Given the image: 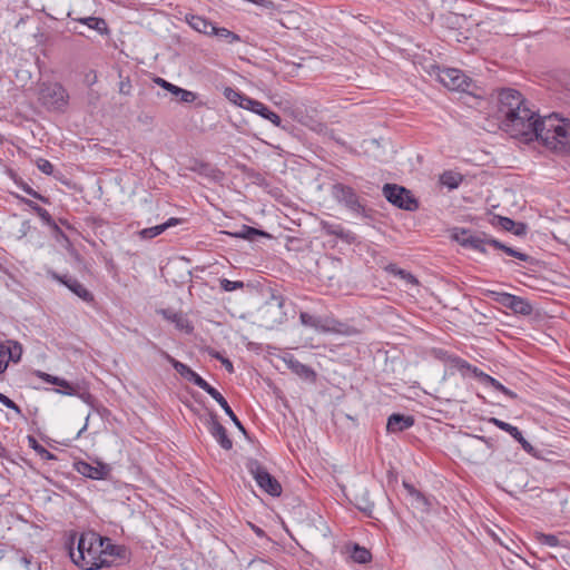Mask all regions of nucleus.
<instances>
[{
  "instance_id": "nucleus-1",
  "label": "nucleus",
  "mask_w": 570,
  "mask_h": 570,
  "mask_svg": "<svg viewBox=\"0 0 570 570\" xmlns=\"http://www.w3.org/2000/svg\"><path fill=\"white\" fill-rule=\"evenodd\" d=\"M499 114L507 132L525 140L540 139L547 147L570 154V120L550 115L535 119L522 95L514 89L499 94Z\"/></svg>"
},
{
  "instance_id": "nucleus-2",
  "label": "nucleus",
  "mask_w": 570,
  "mask_h": 570,
  "mask_svg": "<svg viewBox=\"0 0 570 570\" xmlns=\"http://www.w3.org/2000/svg\"><path fill=\"white\" fill-rule=\"evenodd\" d=\"M120 547L115 546L109 538L95 532L82 533L76 549H70L72 562L85 570H96L109 567L116 557L120 556Z\"/></svg>"
},
{
  "instance_id": "nucleus-3",
  "label": "nucleus",
  "mask_w": 570,
  "mask_h": 570,
  "mask_svg": "<svg viewBox=\"0 0 570 570\" xmlns=\"http://www.w3.org/2000/svg\"><path fill=\"white\" fill-rule=\"evenodd\" d=\"M452 366L458 372H460L461 375L464 376V377L473 376L480 383H482L483 385L491 386L495 391H499V392L503 393L504 395H507V396H509L511 399H514L517 396L515 393H513L511 390H509L505 386H503L498 380H495L494 377L485 374L484 372H482L478 367L471 365L470 363H468L466 361H464V360H462L460 357H455V358L452 360Z\"/></svg>"
},
{
  "instance_id": "nucleus-4",
  "label": "nucleus",
  "mask_w": 570,
  "mask_h": 570,
  "mask_svg": "<svg viewBox=\"0 0 570 570\" xmlns=\"http://www.w3.org/2000/svg\"><path fill=\"white\" fill-rule=\"evenodd\" d=\"M39 99L48 109L62 111L68 106L69 95L62 85L48 82L41 85Z\"/></svg>"
},
{
  "instance_id": "nucleus-5",
  "label": "nucleus",
  "mask_w": 570,
  "mask_h": 570,
  "mask_svg": "<svg viewBox=\"0 0 570 570\" xmlns=\"http://www.w3.org/2000/svg\"><path fill=\"white\" fill-rule=\"evenodd\" d=\"M246 469L256 481L257 485L266 493L273 497H279L282 493L281 483L272 476L267 470L255 459H248Z\"/></svg>"
},
{
  "instance_id": "nucleus-6",
  "label": "nucleus",
  "mask_w": 570,
  "mask_h": 570,
  "mask_svg": "<svg viewBox=\"0 0 570 570\" xmlns=\"http://www.w3.org/2000/svg\"><path fill=\"white\" fill-rule=\"evenodd\" d=\"M489 296L502 306L510 308L517 314L530 315L532 313L531 304L517 295L504 293V292H489Z\"/></svg>"
},
{
  "instance_id": "nucleus-7",
  "label": "nucleus",
  "mask_w": 570,
  "mask_h": 570,
  "mask_svg": "<svg viewBox=\"0 0 570 570\" xmlns=\"http://www.w3.org/2000/svg\"><path fill=\"white\" fill-rule=\"evenodd\" d=\"M383 195L390 203L400 208L413 210L417 207L415 199L404 187L385 184L383 187Z\"/></svg>"
},
{
  "instance_id": "nucleus-8",
  "label": "nucleus",
  "mask_w": 570,
  "mask_h": 570,
  "mask_svg": "<svg viewBox=\"0 0 570 570\" xmlns=\"http://www.w3.org/2000/svg\"><path fill=\"white\" fill-rule=\"evenodd\" d=\"M439 81L451 90L465 91L470 87V78L456 68H443L438 71Z\"/></svg>"
},
{
  "instance_id": "nucleus-9",
  "label": "nucleus",
  "mask_w": 570,
  "mask_h": 570,
  "mask_svg": "<svg viewBox=\"0 0 570 570\" xmlns=\"http://www.w3.org/2000/svg\"><path fill=\"white\" fill-rule=\"evenodd\" d=\"M320 333H333L343 336H355L358 330L330 316H317L316 330Z\"/></svg>"
},
{
  "instance_id": "nucleus-10",
  "label": "nucleus",
  "mask_w": 570,
  "mask_h": 570,
  "mask_svg": "<svg viewBox=\"0 0 570 570\" xmlns=\"http://www.w3.org/2000/svg\"><path fill=\"white\" fill-rule=\"evenodd\" d=\"M22 355L23 346L20 342L16 340L2 342V346L0 347V375L7 371L10 362L18 364Z\"/></svg>"
},
{
  "instance_id": "nucleus-11",
  "label": "nucleus",
  "mask_w": 570,
  "mask_h": 570,
  "mask_svg": "<svg viewBox=\"0 0 570 570\" xmlns=\"http://www.w3.org/2000/svg\"><path fill=\"white\" fill-rule=\"evenodd\" d=\"M452 238L463 247H469L481 253H485V246L490 238L481 237L464 228H455L452 232Z\"/></svg>"
},
{
  "instance_id": "nucleus-12",
  "label": "nucleus",
  "mask_w": 570,
  "mask_h": 570,
  "mask_svg": "<svg viewBox=\"0 0 570 570\" xmlns=\"http://www.w3.org/2000/svg\"><path fill=\"white\" fill-rule=\"evenodd\" d=\"M461 451L470 459H476L478 453L484 452L489 448V442L481 436L462 434L459 440Z\"/></svg>"
},
{
  "instance_id": "nucleus-13",
  "label": "nucleus",
  "mask_w": 570,
  "mask_h": 570,
  "mask_svg": "<svg viewBox=\"0 0 570 570\" xmlns=\"http://www.w3.org/2000/svg\"><path fill=\"white\" fill-rule=\"evenodd\" d=\"M36 375L46 383L57 385L59 387L56 390L57 393L69 396L78 394V385H73L65 379L48 374L42 371H36Z\"/></svg>"
},
{
  "instance_id": "nucleus-14",
  "label": "nucleus",
  "mask_w": 570,
  "mask_h": 570,
  "mask_svg": "<svg viewBox=\"0 0 570 570\" xmlns=\"http://www.w3.org/2000/svg\"><path fill=\"white\" fill-rule=\"evenodd\" d=\"M332 194L338 203L344 204L350 209L357 210L360 208L357 195L351 187L336 184L333 186Z\"/></svg>"
},
{
  "instance_id": "nucleus-15",
  "label": "nucleus",
  "mask_w": 570,
  "mask_h": 570,
  "mask_svg": "<svg viewBox=\"0 0 570 570\" xmlns=\"http://www.w3.org/2000/svg\"><path fill=\"white\" fill-rule=\"evenodd\" d=\"M164 357L173 365V367L179 373L185 380L194 383L199 389L203 385H206V381L198 375L195 371H193L189 366L186 364L175 360L171 357L168 353L164 352Z\"/></svg>"
},
{
  "instance_id": "nucleus-16",
  "label": "nucleus",
  "mask_w": 570,
  "mask_h": 570,
  "mask_svg": "<svg viewBox=\"0 0 570 570\" xmlns=\"http://www.w3.org/2000/svg\"><path fill=\"white\" fill-rule=\"evenodd\" d=\"M246 110H249V111L261 116L262 118L271 121L276 127L282 126L281 117L276 112L272 111L266 105H264L263 102H261L258 100L250 98Z\"/></svg>"
},
{
  "instance_id": "nucleus-17",
  "label": "nucleus",
  "mask_w": 570,
  "mask_h": 570,
  "mask_svg": "<svg viewBox=\"0 0 570 570\" xmlns=\"http://www.w3.org/2000/svg\"><path fill=\"white\" fill-rule=\"evenodd\" d=\"M76 470L83 476L95 479V480L104 479L109 472V469L107 465H104V464L91 465L90 463H87L83 461L76 463Z\"/></svg>"
},
{
  "instance_id": "nucleus-18",
  "label": "nucleus",
  "mask_w": 570,
  "mask_h": 570,
  "mask_svg": "<svg viewBox=\"0 0 570 570\" xmlns=\"http://www.w3.org/2000/svg\"><path fill=\"white\" fill-rule=\"evenodd\" d=\"M179 224V219L178 218H169L166 223L164 224H160V225H157V226H153V227H148V228H144L139 232V236L140 238L142 239H151L154 237H157L158 235H160L161 233H164L166 229H168L169 227H173V226H176Z\"/></svg>"
},
{
  "instance_id": "nucleus-19",
  "label": "nucleus",
  "mask_w": 570,
  "mask_h": 570,
  "mask_svg": "<svg viewBox=\"0 0 570 570\" xmlns=\"http://www.w3.org/2000/svg\"><path fill=\"white\" fill-rule=\"evenodd\" d=\"M224 97L232 102L233 105L246 109L248 107V102L250 100V97L244 95L237 89H234L232 87L224 88Z\"/></svg>"
},
{
  "instance_id": "nucleus-20",
  "label": "nucleus",
  "mask_w": 570,
  "mask_h": 570,
  "mask_svg": "<svg viewBox=\"0 0 570 570\" xmlns=\"http://www.w3.org/2000/svg\"><path fill=\"white\" fill-rule=\"evenodd\" d=\"M186 21L188 24L196 30L197 32L204 33V35H212V28H214V24L206 20L203 17L199 16H187Z\"/></svg>"
},
{
  "instance_id": "nucleus-21",
  "label": "nucleus",
  "mask_w": 570,
  "mask_h": 570,
  "mask_svg": "<svg viewBox=\"0 0 570 570\" xmlns=\"http://www.w3.org/2000/svg\"><path fill=\"white\" fill-rule=\"evenodd\" d=\"M66 286L75 293L78 297H80L85 302H91L94 299L92 294L78 281L76 279H68L63 282Z\"/></svg>"
},
{
  "instance_id": "nucleus-22",
  "label": "nucleus",
  "mask_w": 570,
  "mask_h": 570,
  "mask_svg": "<svg viewBox=\"0 0 570 570\" xmlns=\"http://www.w3.org/2000/svg\"><path fill=\"white\" fill-rule=\"evenodd\" d=\"M285 362L287 363V366L297 375L309 379L313 377L315 374L314 372L306 365L302 364L299 361L294 358L293 356L285 358Z\"/></svg>"
},
{
  "instance_id": "nucleus-23",
  "label": "nucleus",
  "mask_w": 570,
  "mask_h": 570,
  "mask_svg": "<svg viewBox=\"0 0 570 570\" xmlns=\"http://www.w3.org/2000/svg\"><path fill=\"white\" fill-rule=\"evenodd\" d=\"M78 21L82 24H86L88 28L98 31L101 35L108 31L107 23L102 18L86 17L78 19Z\"/></svg>"
},
{
  "instance_id": "nucleus-24",
  "label": "nucleus",
  "mask_w": 570,
  "mask_h": 570,
  "mask_svg": "<svg viewBox=\"0 0 570 570\" xmlns=\"http://www.w3.org/2000/svg\"><path fill=\"white\" fill-rule=\"evenodd\" d=\"M233 235L235 237L247 240H254L256 236L269 237L267 233L246 225H244L238 232L234 233Z\"/></svg>"
},
{
  "instance_id": "nucleus-25",
  "label": "nucleus",
  "mask_w": 570,
  "mask_h": 570,
  "mask_svg": "<svg viewBox=\"0 0 570 570\" xmlns=\"http://www.w3.org/2000/svg\"><path fill=\"white\" fill-rule=\"evenodd\" d=\"M489 243V246H492L497 249H501L503 250L504 253H507L508 255L512 256V257H515L520 261H523V262H527L529 259V256L524 253H521V252H518L515 249H513L512 247H508L505 246L504 244L500 243L499 240L497 239H489L488 240Z\"/></svg>"
},
{
  "instance_id": "nucleus-26",
  "label": "nucleus",
  "mask_w": 570,
  "mask_h": 570,
  "mask_svg": "<svg viewBox=\"0 0 570 570\" xmlns=\"http://www.w3.org/2000/svg\"><path fill=\"white\" fill-rule=\"evenodd\" d=\"M403 487L406 489L407 493L414 499V501L417 503L419 508H421L423 511L428 509V500L426 498L420 493L412 484L407 482H403Z\"/></svg>"
},
{
  "instance_id": "nucleus-27",
  "label": "nucleus",
  "mask_w": 570,
  "mask_h": 570,
  "mask_svg": "<svg viewBox=\"0 0 570 570\" xmlns=\"http://www.w3.org/2000/svg\"><path fill=\"white\" fill-rule=\"evenodd\" d=\"M396 424H403V428H410L414 424V419L412 416L394 413L387 419L386 428H392Z\"/></svg>"
},
{
  "instance_id": "nucleus-28",
  "label": "nucleus",
  "mask_w": 570,
  "mask_h": 570,
  "mask_svg": "<svg viewBox=\"0 0 570 570\" xmlns=\"http://www.w3.org/2000/svg\"><path fill=\"white\" fill-rule=\"evenodd\" d=\"M28 444L42 460L55 459V455L41 445L33 436H28Z\"/></svg>"
},
{
  "instance_id": "nucleus-29",
  "label": "nucleus",
  "mask_w": 570,
  "mask_h": 570,
  "mask_svg": "<svg viewBox=\"0 0 570 570\" xmlns=\"http://www.w3.org/2000/svg\"><path fill=\"white\" fill-rule=\"evenodd\" d=\"M321 229L327 235H334L337 237H345V229L340 224L322 220Z\"/></svg>"
},
{
  "instance_id": "nucleus-30",
  "label": "nucleus",
  "mask_w": 570,
  "mask_h": 570,
  "mask_svg": "<svg viewBox=\"0 0 570 570\" xmlns=\"http://www.w3.org/2000/svg\"><path fill=\"white\" fill-rule=\"evenodd\" d=\"M212 35L217 36L218 38L225 39L228 43H234L240 41V37L226 28L215 27L210 29Z\"/></svg>"
},
{
  "instance_id": "nucleus-31",
  "label": "nucleus",
  "mask_w": 570,
  "mask_h": 570,
  "mask_svg": "<svg viewBox=\"0 0 570 570\" xmlns=\"http://www.w3.org/2000/svg\"><path fill=\"white\" fill-rule=\"evenodd\" d=\"M213 438L219 443V445L225 450H230L233 446V442L229 436L226 434V430H210Z\"/></svg>"
},
{
  "instance_id": "nucleus-32",
  "label": "nucleus",
  "mask_w": 570,
  "mask_h": 570,
  "mask_svg": "<svg viewBox=\"0 0 570 570\" xmlns=\"http://www.w3.org/2000/svg\"><path fill=\"white\" fill-rule=\"evenodd\" d=\"M173 95L178 97L179 101L186 104H191L197 99V95L195 92L187 89H183L178 86H176Z\"/></svg>"
},
{
  "instance_id": "nucleus-33",
  "label": "nucleus",
  "mask_w": 570,
  "mask_h": 570,
  "mask_svg": "<svg viewBox=\"0 0 570 570\" xmlns=\"http://www.w3.org/2000/svg\"><path fill=\"white\" fill-rule=\"evenodd\" d=\"M352 559L358 563H366L371 560V553L367 549L355 546L352 552Z\"/></svg>"
},
{
  "instance_id": "nucleus-34",
  "label": "nucleus",
  "mask_w": 570,
  "mask_h": 570,
  "mask_svg": "<svg viewBox=\"0 0 570 570\" xmlns=\"http://www.w3.org/2000/svg\"><path fill=\"white\" fill-rule=\"evenodd\" d=\"M462 180L460 175L453 173H444L441 176V183L450 188H456Z\"/></svg>"
},
{
  "instance_id": "nucleus-35",
  "label": "nucleus",
  "mask_w": 570,
  "mask_h": 570,
  "mask_svg": "<svg viewBox=\"0 0 570 570\" xmlns=\"http://www.w3.org/2000/svg\"><path fill=\"white\" fill-rule=\"evenodd\" d=\"M511 432V434L513 435V438L515 440H518L522 448L530 454L537 456V452L534 450V448L522 436V433L520 430H509Z\"/></svg>"
},
{
  "instance_id": "nucleus-36",
  "label": "nucleus",
  "mask_w": 570,
  "mask_h": 570,
  "mask_svg": "<svg viewBox=\"0 0 570 570\" xmlns=\"http://www.w3.org/2000/svg\"><path fill=\"white\" fill-rule=\"evenodd\" d=\"M200 389L204 390L207 394H209L220 406L226 405L225 397L215 387L209 385L207 382H206V385H203Z\"/></svg>"
},
{
  "instance_id": "nucleus-37",
  "label": "nucleus",
  "mask_w": 570,
  "mask_h": 570,
  "mask_svg": "<svg viewBox=\"0 0 570 570\" xmlns=\"http://www.w3.org/2000/svg\"><path fill=\"white\" fill-rule=\"evenodd\" d=\"M535 537L539 542H541L542 544L549 546V547H557L560 544L559 539L553 534H546V533L538 532V533H535Z\"/></svg>"
},
{
  "instance_id": "nucleus-38",
  "label": "nucleus",
  "mask_w": 570,
  "mask_h": 570,
  "mask_svg": "<svg viewBox=\"0 0 570 570\" xmlns=\"http://www.w3.org/2000/svg\"><path fill=\"white\" fill-rule=\"evenodd\" d=\"M219 283H220V287L225 292H233V291L240 289V288L244 287V283L243 282L229 281L227 278H222Z\"/></svg>"
},
{
  "instance_id": "nucleus-39",
  "label": "nucleus",
  "mask_w": 570,
  "mask_h": 570,
  "mask_svg": "<svg viewBox=\"0 0 570 570\" xmlns=\"http://www.w3.org/2000/svg\"><path fill=\"white\" fill-rule=\"evenodd\" d=\"M299 320L303 325L316 330L317 316L303 312L299 314Z\"/></svg>"
},
{
  "instance_id": "nucleus-40",
  "label": "nucleus",
  "mask_w": 570,
  "mask_h": 570,
  "mask_svg": "<svg viewBox=\"0 0 570 570\" xmlns=\"http://www.w3.org/2000/svg\"><path fill=\"white\" fill-rule=\"evenodd\" d=\"M37 167L41 173H43L46 175H51L53 173V165L47 159H43V158L38 159Z\"/></svg>"
},
{
  "instance_id": "nucleus-41",
  "label": "nucleus",
  "mask_w": 570,
  "mask_h": 570,
  "mask_svg": "<svg viewBox=\"0 0 570 570\" xmlns=\"http://www.w3.org/2000/svg\"><path fill=\"white\" fill-rule=\"evenodd\" d=\"M32 208L36 210L38 216L48 225L52 224V218L49 214V212L38 205L32 206Z\"/></svg>"
},
{
  "instance_id": "nucleus-42",
  "label": "nucleus",
  "mask_w": 570,
  "mask_h": 570,
  "mask_svg": "<svg viewBox=\"0 0 570 570\" xmlns=\"http://www.w3.org/2000/svg\"><path fill=\"white\" fill-rule=\"evenodd\" d=\"M154 82L156 85H158L159 87L164 88L165 90L169 91L171 95L174 94V90L176 88V85H174L160 77L155 78Z\"/></svg>"
},
{
  "instance_id": "nucleus-43",
  "label": "nucleus",
  "mask_w": 570,
  "mask_h": 570,
  "mask_svg": "<svg viewBox=\"0 0 570 570\" xmlns=\"http://www.w3.org/2000/svg\"><path fill=\"white\" fill-rule=\"evenodd\" d=\"M500 226L505 230H512L515 227V223L508 217L499 218Z\"/></svg>"
},
{
  "instance_id": "nucleus-44",
  "label": "nucleus",
  "mask_w": 570,
  "mask_h": 570,
  "mask_svg": "<svg viewBox=\"0 0 570 570\" xmlns=\"http://www.w3.org/2000/svg\"><path fill=\"white\" fill-rule=\"evenodd\" d=\"M397 275L410 284H416V278L404 269H397Z\"/></svg>"
},
{
  "instance_id": "nucleus-45",
  "label": "nucleus",
  "mask_w": 570,
  "mask_h": 570,
  "mask_svg": "<svg viewBox=\"0 0 570 570\" xmlns=\"http://www.w3.org/2000/svg\"><path fill=\"white\" fill-rule=\"evenodd\" d=\"M224 409V411L226 412V414H228L230 416V419L233 420L234 424L236 425V428H244L242 425V423L239 422V420L237 419V416L234 414V412L232 411L230 406L228 405V403L226 402V405L225 406H222Z\"/></svg>"
},
{
  "instance_id": "nucleus-46",
  "label": "nucleus",
  "mask_w": 570,
  "mask_h": 570,
  "mask_svg": "<svg viewBox=\"0 0 570 570\" xmlns=\"http://www.w3.org/2000/svg\"><path fill=\"white\" fill-rule=\"evenodd\" d=\"M0 403H2L8 409H12V410L19 411L17 404L12 400H10L8 396H6V395H3L1 393H0Z\"/></svg>"
},
{
  "instance_id": "nucleus-47",
  "label": "nucleus",
  "mask_w": 570,
  "mask_h": 570,
  "mask_svg": "<svg viewBox=\"0 0 570 570\" xmlns=\"http://www.w3.org/2000/svg\"><path fill=\"white\" fill-rule=\"evenodd\" d=\"M214 356H215L216 358L220 360L222 364L225 366V368H226L229 373H233V372H234L233 363H232L228 358H225V357L220 356L218 353H216Z\"/></svg>"
},
{
  "instance_id": "nucleus-48",
  "label": "nucleus",
  "mask_w": 570,
  "mask_h": 570,
  "mask_svg": "<svg viewBox=\"0 0 570 570\" xmlns=\"http://www.w3.org/2000/svg\"><path fill=\"white\" fill-rule=\"evenodd\" d=\"M257 6H261V7H264V8H267V9H274L275 8V3L271 0H261L259 3H256Z\"/></svg>"
},
{
  "instance_id": "nucleus-49",
  "label": "nucleus",
  "mask_w": 570,
  "mask_h": 570,
  "mask_svg": "<svg viewBox=\"0 0 570 570\" xmlns=\"http://www.w3.org/2000/svg\"><path fill=\"white\" fill-rule=\"evenodd\" d=\"M490 422L494 423L498 428H504V429L513 428L511 424L504 423V422L499 421L497 419H491Z\"/></svg>"
},
{
  "instance_id": "nucleus-50",
  "label": "nucleus",
  "mask_w": 570,
  "mask_h": 570,
  "mask_svg": "<svg viewBox=\"0 0 570 570\" xmlns=\"http://www.w3.org/2000/svg\"><path fill=\"white\" fill-rule=\"evenodd\" d=\"M515 235H522L524 234L525 227L524 225L520 224L518 227L512 229Z\"/></svg>"
},
{
  "instance_id": "nucleus-51",
  "label": "nucleus",
  "mask_w": 570,
  "mask_h": 570,
  "mask_svg": "<svg viewBox=\"0 0 570 570\" xmlns=\"http://www.w3.org/2000/svg\"><path fill=\"white\" fill-rule=\"evenodd\" d=\"M29 195L36 197V198H40L39 194L37 191H35L32 188H30L29 186H26L23 188Z\"/></svg>"
},
{
  "instance_id": "nucleus-52",
  "label": "nucleus",
  "mask_w": 570,
  "mask_h": 570,
  "mask_svg": "<svg viewBox=\"0 0 570 570\" xmlns=\"http://www.w3.org/2000/svg\"><path fill=\"white\" fill-rule=\"evenodd\" d=\"M397 269H399V268H397L395 265H390V266L387 267V271H389L390 273L394 274V275H397Z\"/></svg>"
},
{
  "instance_id": "nucleus-53",
  "label": "nucleus",
  "mask_w": 570,
  "mask_h": 570,
  "mask_svg": "<svg viewBox=\"0 0 570 570\" xmlns=\"http://www.w3.org/2000/svg\"><path fill=\"white\" fill-rule=\"evenodd\" d=\"M21 562H22L26 567H28V566L30 564V560H29L27 557H22V558H21Z\"/></svg>"
},
{
  "instance_id": "nucleus-54",
  "label": "nucleus",
  "mask_w": 570,
  "mask_h": 570,
  "mask_svg": "<svg viewBox=\"0 0 570 570\" xmlns=\"http://www.w3.org/2000/svg\"><path fill=\"white\" fill-rule=\"evenodd\" d=\"M240 433L243 434V436H244V438H247V430L242 429V430H240Z\"/></svg>"
},
{
  "instance_id": "nucleus-55",
  "label": "nucleus",
  "mask_w": 570,
  "mask_h": 570,
  "mask_svg": "<svg viewBox=\"0 0 570 570\" xmlns=\"http://www.w3.org/2000/svg\"><path fill=\"white\" fill-rule=\"evenodd\" d=\"M82 432V429H79V432L77 433V436H80Z\"/></svg>"
},
{
  "instance_id": "nucleus-56",
  "label": "nucleus",
  "mask_w": 570,
  "mask_h": 570,
  "mask_svg": "<svg viewBox=\"0 0 570 570\" xmlns=\"http://www.w3.org/2000/svg\"><path fill=\"white\" fill-rule=\"evenodd\" d=\"M82 432V429H79V432L77 433V436H80Z\"/></svg>"
},
{
  "instance_id": "nucleus-57",
  "label": "nucleus",
  "mask_w": 570,
  "mask_h": 570,
  "mask_svg": "<svg viewBox=\"0 0 570 570\" xmlns=\"http://www.w3.org/2000/svg\"><path fill=\"white\" fill-rule=\"evenodd\" d=\"M82 432V429H79V432L77 433V436H80Z\"/></svg>"
},
{
  "instance_id": "nucleus-58",
  "label": "nucleus",
  "mask_w": 570,
  "mask_h": 570,
  "mask_svg": "<svg viewBox=\"0 0 570 570\" xmlns=\"http://www.w3.org/2000/svg\"><path fill=\"white\" fill-rule=\"evenodd\" d=\"M124 90H126V87H121V88H120V91H121V92H125Z\"/></svg>"
},
{
  "instance_id": "nucleus-59",
  "label": "nucleus",
  "mask_w": 570,
  "mask_h": 570,
  "mask_svg": "<svg viewBox=\"0 0 570 570\" xmlns=\"http://www.w3.org/2000/svg\"><path fill=\"white\" fill-rule=\"evenodd\" d=\"M124 90H126V87H121V88H120V91H121V92H125Z\"/></svg>"
},
{
  "instance_id": "nucleus-60",
  "label": "nucleus",
  "mask_w": 570,
  "mask_h": 570,
  "mask_svg": "<svg viewBox=\"0 0 570 570\" xmlns=\"http://www.w3.org/2000/svg\"><path fill=\"white\" fill-rule=\"evenodd\" d=\"M2 346V342L0 343V347Z\"/></svg>"
}]
</instances>
